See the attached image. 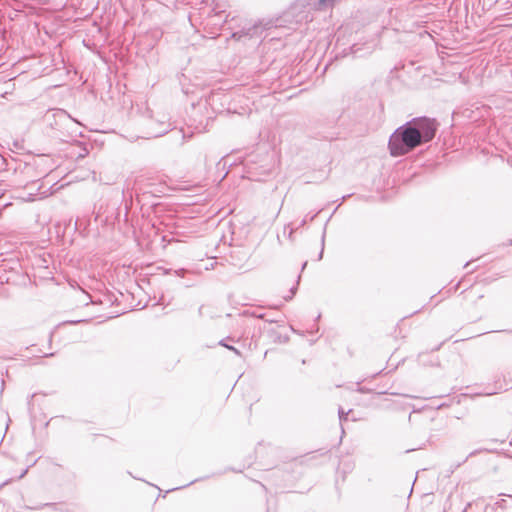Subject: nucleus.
I'll return each mask as SVG.
<instances>
[{
	"instance_id": "14",
	"label": "nucleus",
	"mask_w": 512,
	"mask_h": 512,
	"mask_svg": "<svg viewBox=\"0 0 512 512\" xmlns=\"http://www.w3.org/2000/svg\"><path fill=\"white\" fill-rule=\"evenodd\" d=\"M159 304H163L164 303V296H161L160 299H159Z\"/></svg>"
},
{
	"instance_id": "16",
	"label": "nucleus",
	"mask_w": 512,
	"mask_h": 512,
	"mask_svg": "<svg viewBox=\"0 0 512 512\" xmlns=\"http://www.w3.org/2000/svg\"><path fill=\"white\" fill-rule=\"evenodd\" d=\"M323 256V249L321 250L320 254H319V259H321Z\"/></svg>"
},
{
	"instance_id": "5",
	"label": "nucleus",
	"mask_w": 512,
	"mask_h": 512,
	"mask_svg": "<svg viewBox=\"0 0 512 512\" xmlns=\"http://www.w3.org/2000/svg\"><path fill=\"white\" fill-rule=\"evenodd\" d=\"M321 212V210L317 211L316 213L314 214H311V213H308L301 221L300 223L298 224V226H296L295 228H291L290 230V234H292L295 230L299 229L300 227H303L308 221H313L316 216Z\"/></svg>"
},
{
	"instance_id": "19",
	"label": "nucleus",
	"mask_w": 512,
	"mask_h": 512,
	"mask_svg": "<svg viewBox=\"0 0 512 512\" xmlns=\"http://www.w3.org/2000/svg\"><path fill=\"white\" fill-rule=\"evenodd\" d=\"M307 263H303V266H302V269H304L306 267Z\"/></svg>"
},
{
	"instance_id": "11",
	"label": "nucleus",
	"mask_w": 512,
	"mask_h": 512,
	"mask_svg": "<svg viewBox=\"0 0 512 512\" xmlns=\"http://www.w3.org/2000/svg\"><path fill=\"white\" fill-rule=\"evenodd\" d=\"M58 115L63 118H69V115L64 110H59Z\"/></svg>"
},
{
	"instance_id": "9",
	"label": "nucleus",
	"mask_w": 512,
	"mask_h": 512,
	"mask_svg": "<svg viewBox=\"0 0 512 512\" xmlns=\"http://www.w3.org/2000/svg\"><path fill=\"white\" fill-rule=\"evenodd\" d=\"M243 315H249L251 317L258 318V319H265V314H263V313H256L255 311H253V312L245 311L243 313Z\"/></svg>"
},
{
	"instance_id": "2",
	"label": "nucleus",
	"mask_w": 512,
	"mask_h": 512,
	"mask_svg": "<svg viewBox=\"0 0 512 512\" xmlns=\"http://www.w3.org/2000/svg\"><path fill=\"white\" fill-rule=\"evenodd\" d=\"M340 0H310L309 5L317 11L332 9Z\"/></svg>"
},
{
	"instance_id": "4",
	"label": "nucleus",
	"mask_w": 512,
	"mask_h": 512,
	"mask_svg": "<svg viewBox=\"0 0 512 512\" xmlns=\"http://www.w3.org/2000/svg\"><path fill=\"white\" fill-rule=\"evenodd\" d=\"M496 512H508L512 510V496L508 495L507 499H500L495 503Z\"/></svg>"
},
{
	"instance_id": "3",
	"label": "nucleus",
	"mask_w": 512,
	"mask_h": 512,
	"mask_svg": "<svg viewBox=\"0 0 512 512\" xmlns=\"http://www.w3.org/2000/svg\"><path fill=\"white\" fill-rule=\"evenodd\" d=\"M260 29H261V26L255 24L247 29L243 28L241 31L233 33L232 37L235 39H238V40H240L244 36L253 37V36L257 35V33Z\"/></svg>"
},
{
	"instance_id": "8",
	"label": "nucleus",
	"mask_w": 512,
	"mask_h": 512,
	"mask_svg": "<svg viewBox=\"0 0 512 512\" xmlns=\"http://www.w3.org/2000/svg\"><path fill=\"white\" fill-rule=\"evenodd\" d=\"M504 381L507 383V385H510L512 387V366L504 375Z\"/></svg>"
},
{
	"instance_id": "1",
	"label": "nucleus",
	"mask_w": 512,
	"mask_h": 512,
	"mask_svg": "<svg viewBox=\"0 0 512 512\" xmlns=\"http://www.w3.org/2000/svg\"><path fill=\"white\" fill-rule=\"evenodd\" d=\"M438 123L434 118L416 117L398 127L390 136L388 148L391 156H403L430 142L436 135Z\"/></svg>"
},
{
	"instance_id": "15",
	"label": "nucleus",
	"mask_w": 512,
	"mask_h": 512,
	"mask_svg": "<svg viewBox=\"0 0 512 512\" xmlns=\"http://www.w3.org/2000/svg\"><path fill=\"white\" fill-rule=\"evenodd\" d=\"M27 473V469L23 471V473L20 475V478H22Z\"/></svg>"
},
{
	"instance_id": "13",
	"label": "nucleus",
	"mask_w": 512,
	"mask_h": 512,
	"mask_svg": "<svg viewBox=\"0 0 512 512\" xmlns=\"http://www.w3.org/2000/svg\"><path fill=\"white\" fill-rule=\"evenodd\" d=\"M167 130H164L163 132H160V133H156L154 134L155 137H158V136H161L162 134H164Z\"/></svg>"
},
{
	"instance_id": "12",
	"label": "nucleus",
	"mask_w": 512,
	"mask_h": 512,
	"mask_svg": "<svg viewBox=\"0 0 512 512\" xmlns=\"http://www.w3.org/2000/svg\"><path fill=\"white\" fill-rule=\"evenodd\" d=\"M265 320L269 323H277L278 322L277 320H273V319H265Z\"/></svg>"
},
{
	"instance_id": "10",
	"label": "nucleus",
	"mask_w": 512,
	"mask_h": 512,
	"mask_svg": "<svg viewBox=\"0 0 512 512\" xmlns=\"http://www.w3.org/2000/svg\"><path fill=\"white\" fill-rule=\"evenodd\" d=\"M296 291H297V286H293V287L290 289V295H288V296L284 297V299H285L286 301L291 300V299H292V297L295 295Z\"/></svg>"
},
{
	"instance_id": "7",
	"label": "nucleus",
	"mask_w": 512,
	"mask_h": 512,
	"mask_svg": "<svg viewBox=\"0 0 512 512\" xmlns=\"http://www.w3.org/2000/svg\"><path fill=\"white\" fill-rule=\"evenodd\" d=\"M351 412V410L345 412L342 407L338 409V415L340 422L346 421L348 419V414Z\"/></svg>"
},
{
	"instance_id": "17",
	"label": "nucleus",
	"mask_w": 512,
	"mask_h": 512,
	"mask_svg": "<svg viewBox=\"0 0 512 512\" xmlns=\"http://www.w3.org/2000/svg\"><path fill=\"white\" fill-rule=\"evenodd\" d=\"M50 356H53V353L45 354V355H44V357H50Z\"/></svg>"
},
{
	"instance_id": "18",
	"label": "nucleus",
	"mask_w": 512,
	"mask_h": 512,
	"mask_svg": "<svg viewBox=\"0 0 512 512\" xmlns=\"http://www.w3.org/2000/svg\"><path fill=\"white\" fill-rule=\"evenodd\" d=\"M350 197V195H347V196H343L342 197V201H344L346 198Z\"/></svg>"
},
{
	"instance_id": "6",
	"label": "nucleus",
	"mask_w": 512,
	"mask_h": 512,
	"mask_svg": "<svg viewBox=\"0 0 512 512\" xmlns=\"http://www.w3.org/2000/svg\"><path fill=\"white\" fill-rule=\"evenodd\" d=\"M219 345H221V346H223V347H225V348H227V349H229V350L233 351L236 355L241 356V352H240L237 348H235L234 346L228 345V344L225 342V340H224V339H222V340H220V341H219Z\"/></svg>"
}]
</instances>
